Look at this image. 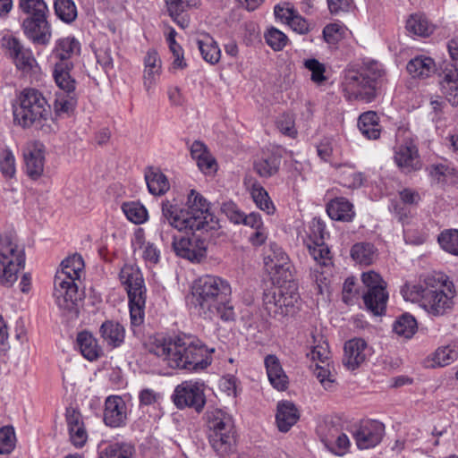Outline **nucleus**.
I'll return each mask as SVG.
<instances>
[{
  "instance_id": "obj_55",
  "label": "nucleus",
  "mask_w": 458,
  "mask_h": 458,
  "mask_svg": "<svg viewBox=\"0 0 458 458\" xmlns=\"http://www.w3.org/2000/svg\"><path fill=\"white\" fill-rule=\"evenodd\" d=\"M0 171L6 177H12L15 174V159L8 149L0 152Z\"/></svg>"
},
{
  "instance_id": "obj_25",
  "label": "nucleus",
  "mask_w": 458,
  "mask_h": 458,
  "mask_svg": "<svg viewBox=\"0 0 458 458\" xmlns=\"http://www.w3.org/2000/svg\"><path fill=\"white\" fill-rule=\"evenodd\" d=\"M99 335L103 343L110 349L122 346L125 339V328L119 322L106 320L99 327Z\"/></svg>"
},
{
  "instance_id": "obj_46",
  "label": "nucleus",
  "mask_w": 458,
  "mask_h": 458,
  "mask_svg": "<svg viewBox=\"0 0 458 458\" xmlns=\"http://www.w3.org/2000/svg\"><path fill=\"white\" fill-rule=\"evenodd\" d=\"M458 359V352L454 345H445L439 347L433 353V366L445 367Z\"/></svg>"
},
{
  "instance_id": "obj_30",
  "label": "nucleus",
  "mask_w": 458,
  "mask_h": 458,
  "mask_svg": "<svg viewBox=\"0 0 458 458\" xmlns=\"http://www.w3.org/2000/svg\"><path fill=\"white\" fill-rule=\"evenodd\" d=\"M25 168L27 174L32 179H38L44 171L45 157L42 148L38 145L27 148L24 152Z\"/></svg>"
},
{
  "instance_id": "obj_57",
  "label": "nucleus",
  "mask_w": 458,
  "mask_h": 458,
  "mask_svg": "<svg viewBox=\"0 0 458 458\" xmlns=\"http://www.w3.org/2000/svg\"><path fill=\"white\" fill-rule=\"evenodd\" d=\"M68 432L70 441L76 448H81L85 445L88 440V432L85 424L72 428L68 429Z\"/></svg>"
},
{
  "instance_id": "obj_5",
  "label": "nucleus",
  "mask_w": 458,
  "mask_h": 458,
  "mask_svg": "<svg viewBox=\"0 0 458 458\" xmlns=\"http://www.w3.org/2000/svg\"><path fill=\"white\" fill-rule=\"evenodd\" d=\"M385 71L377 62H369L360 71L345 72L343 88L348 100L372 102L384 82Z\"/></svg>"
},
{
  "instance_id": "obj_20",
  "label": "nucleus",
  "mask_w": 458,
  "mask_h": 458,
  "mask_svg": "<svg viewBox=\"0 0 458 458\" xmlns=\"http://www.w3.org/2000/svg\"><path fill=\"white\" fill-rule=\"evenodd\" d=\"M370 354L367 343L361 338H353L344 344L343 362L348 369L359 368Z\"/></svg>"
},
{
  "instance_id": "obj_36",
  "label": "nucleus",
  "mask_w": 458,
  "mask_h": 458,
  "mask_svg": "<svg viewBox=\"0 0 458 458\" xmlns=\"http://www.w3.org/2000/svg\"><path fill=\"white\" fill-rule=\"evenodd\" d=\"M127 413L126 403H105L104 421L109 427L117 428L124 425Z\"/></svg>"
},
{
  "instance_id": "obj_59",
  "label": "nucleus",
  "mask_w": 458,
  "mask_h": 458,
  "mask_svg": "<svg viewBox=\"0 0 458 458\" xmlns=\"http://www.w3.org/2000/svg\"><path fill=\"white\" fill-rule=\"evenodd\" d=\"M277 128L284 134L290 138H295L297 130L295 128L294 119L290 114H284L277 121Z\"/></svg>"
},
{
  "instance_id": "obj_1",
  "label": "nucleus",
  "mask_w": 458,
  "mask_h": 458,
  "mask_svg": "<svg viewBox=\"0 0 458 458\" xmlns=\"http://www.w3.org/2000/svg\"><path fill=\"white\" fill-rule=\"evenodd\" d=\"M161 240H166L165 225L180 232L191 231V235L173 236V250L177 256L192 262H199L204 259L208 244L202 234L219 227L207 199L191 190L188 194L186 208H181L174 201L165 199L161 203Z\"/></svg>"
},
{
  "instance_id": "obj_33",
  "label": "nucleus",
  "mask_w": 458,
  "mask_h": 458,
  "mask_svg": "<svg viewBox=\"0 0 458 458\" xmlns=\"http://www.w3.org/2000/svg\"><path fill=\"white\" fill-rule=\"evenodd\" d=\"M299 418V411L293 403H278L276 421L281 432H287Z\"/></svg>"
},
{
  "instance_id": "obj_42",
  "label": "nucleus",
  "mask_w": 458,
  "mask_h": 458,
  "mask_svg": "<svg viewBox=\"0 0 458 458\" xmlns=\"http://www.w3.org/2000/svg\"><path fill=\"white\" fill-rule=\"evenodd\" d=\"M133 447L125 443H112L100 447L98 458H131Z\"/></svg>"
},
{
  "instance_id": "obj_62",
  "label": "nucleus",
  "mask_w": 458,
  "mask_h": 458,
  "mask_svg": "<svg viewBox=\"0 0 458 458\" xmlns=\"http://www.w3.org/2000/svg\"><path fill=\"white\" fill-rule=\"evenodd\" d=\"M95 54L98 64L106 72L114 68V60L109 47H100Z\"/></svg>"
},
{
  "instance_id": "obj_24",
  "label": "nucleus",
  "mask_w": 458,
  "mask_h": 458,
  "mask_svg": "<svg viewBox=\"0 0 458 458\" xmlns=\"http://www.w3.org/2000/svg\"><path fill=\"white\" fill-rule=\"evenodd\" d=\"M264 365L271 386L278 391L285 390L289 381L279 358L275 354H267L264 359Z\"/></svg>"
},
{
  "instance_id": "obj_52",
  "label": "nucleus",
  "mask_w": 458,
  "mask_h": 458,
  "mask_svg": "<svg viewBox=\"0 0 458 458\" xmlns=\"http://www.w3.org/2000/svg\"><path fill=\"white\" fill-rule=\"evenodd\" d=\"M265 39L274 51H281L288 43L287 36L274 27L268 29L265 33Z\"/></svg>"
},
{
  "instance_id": "obj_54",
  "label": "nucleus",
  "mask_w": 458,
  "mask_h": 458,
  "mask_svg": "<svg viewBox=\"0 0 458 458\" xmlns=\"http://www.w3.org/2000/svg\"><path fill=\"white\" fill-rule=\"evenodd\" d=\"M308 355L310 356L311 360H318L322 364L329 363L330 351L327 343L323 340L322 336H320L318 344L312 346V349Z\"/></svg>"
},
{
  "instance_id": "obj_29",
  "label": "nucleus",
  "mask_w": 458,
  "mask_h": 458,
  "mask_svg": "<svg viewBox=\"0 0 458 458\" xmlns=\"http://www.w3.org/2000/svg\"><path fill=\"white\" fill-rule=\"evenodd\" d=\"M327 213L331 219L342 222H352L355 216L352 202L344 197H337L327 204Z\"/></svg>"
},
{
  "instance_id": "obj_11",
  "label": "nucleus",
  "mask_w": 458,
  "mask_h": 458,
  "mask_svg": "<svg viewBox=\"0 0 458 458\" xmlns=\"http://www.w3.org/2000/svg\"><path fill=\"white\" fill-rule=\"evenodd\" d=\"M24 266V249L12 236L0 235V284L12 286Z\"/></svg>"
},
{
  "instance_id": "obj_10",
  "label": "nucleus",
  "mask_w": 458,
  "mask_h": 458,
  "mask_svg": "<svg viewBox=\"0 0 458 458\" xmlns=\"http://www.w3.org/2000/svg\"><path fill=\"white\" fill-rule=\"evenodd\" d=\"M300 295L294 284L271 287L264 292L263 306L270 317L278 320L293 316L299 309Z\"/></svg>"
},
{
  "instance_id": "obj_34",
  "label": "nucleus",
  "mask_w": 458,
  "mask_h": 458,
  "mask_svg": "<svg viewBox=\"0 0 458 458\" xmlns=\"http://www.w3.org/2000/svg\"><path fill=\"white\" fill-rule=\"evenodd\" d=\"M145 181L149 193L155 196L164 195L170 189L167 177L156 167H148L146 170Z\"/></svg>"
},
{
  "instance_id": "obj_19",
  "label": "nucleus",
  "mask_w": 458,
  "mask_h": 458,
  "mask_svg": "<svg viewBox=\"0 0 458 458\" xmlns=\"http://www.w3.org/2000/svg\"><path fill=\"white\" fill-rule=\"evenodd\" d=\"M162 73V62L154 49H149L144 57V70L142 75L143 87L148 96L154 93L156 85L157 84Z\"/></svg>"
},
{
  "instance_id": "obj_51",
  "label": "nucleus",
  "mask_w": 458,
  "mask_h": 458,
  "mask_svg": "<svg viewBox=\"0 0 458 458\" xmlns=\"http://www.w3.org/2000/svg\"><path fill=\"white\" fill-rule=\"evenodd\" d=\"M323 364L324 366L316 364L314 374L325 389L332 390L335 386V374L330 370L329 363Z\"/></svg>"
},
{
  "instance_id": "obj_48",
  "label": "nucleus",
  "mask_w": 458,
  "mask_h": 458,
  "mask_svg": "<svg viewBox=\"0 0 458 458\" xmlns=\"http://www.w3.org/2000/svg\"><path fill=\"white\" fill-rule=\"evenodd\" d=\"M307 247L310 254L318 264L327 266L331 259L330 250L325 242H308Z\"/></svg>"
},
{
  "instance_id": "obj_31",
  "label": "nucleus",
  "mask_w": 458,
  "mask_h": 458,
  "mask_svg": "<svg viewBox=\"0 0 458 458\" xmlns=\"http://www.w3.org/2000/svg\"><path fill=\"white\" fill-rule=\"evenodd\" d=\"M406 69L412 78L423 80L435 73L436 63L429 56L418 55L408 62Z\"/></svg>"
},
{
  "instance_id": "obj_18",
  "label": "nucleus",
  "mask_w": 458,
  "mask_h": 458,
  "mask_svg": "<svg viewBox=\"0 0 458 458\" xmlns=\"http://www.w3.org/2000/svg\"><path fill=\"white\" fill-rule=\"evenodd\" d=\"M21 28L24 35L34 45L47 46L50 42L52 33L47 16L27 17Z\"/></svg>"
},
{
  "instance_id": "obj_43",
  "label": "nucleus",
  "mask_w": 458,
  "mask_h": 458,
  "mask_svg": "<svg viewBox=\"0 0 458 458\" xmlns=\"http://www.w3.org/2000/svg\"><path fill=\"white\" fill-rule=\"evenodd\" d=\"M417 321L410 314H403L393 324V331L404 338H411L417 331Z\"/></svg>"
},
{
  "instance_id": "obj_16",
  "label": "nucleus",
  "mask_w": 458,
  "mask_h": 458,
  "mask_svg": "<svg viewBox=\"0 0 458 458\" xmlns=\"http://www.w3.org/2000/svg\"><path fill=\"white\" fill-rule=\"evenodd\" d=\"M81 55V43L74 37L68 36L62 38L55 42L53 50V57L57 60L55 64L53 76L55 77L58 67L67 66L68 69L64 70L66 73L73 68L72 59Z\"/></svg>"
},
{
  "instance_id": "obj_26",
  "label": "nucleus",
  "mask_w": 458,
  "mask_h": 458,
  "mask_svg": "<svg viewBox=\"0 0 458 458\" xmlns=\"http://www.w3.org/2000/svg\"><path fill=\"white\" fill-rule=\"evenodd\" d=\"M280 165L281 156L272 151H263L253 162L254 171L262 178L276 174Z\"/></svg>"
},
{
  "instance_id": "obj_22",
  "label": "nucleus",
  "mask_w": 458,
  "mask_h": 458,
  "mask_svg": "<svg viewBox=\"0 0 458 458\" xmlns=\"http://www.w3.org/2000/svg\"><path fill=\"white\" fill-rule=\"evenodd\" d=\"M243 184L258 208L266 212L267 215L275 213L276 208L273 201L267 191L258 180L251 176H246L243 180Z\"/></svg>"
},
{
  "instance_id": "obj_60",
  "label": "nucleus",
  "mask_w": 458,
  "mask_h": 458,
  "mask_svg": "<svg viewBox=\"0 0 458 458\" xmlns=\"http://www.w3.org/2000/svg\"><path fill=\"white\" fill-rule=\"evenodd\" d=\"M344 34V26L340 23H331L323 30V36L327 42L334 43Z\"/></svg>"
},
{
  "instance_id": "obj_44",
  "label": "nucleus",
  "mask_w": 458,
  "mask_h": 458,
  "mask_svg": "<svg viewBox=\"0 0 458 458\" xmlns=\"http://www.w3.org/2000/svg\"><path fill=\"white\" fill-rule=\"evenodd\" d=\"M437 242L443 250L445 252L458 256V229H445L442 231Z\"/></svg>"
},
{
  "instance_id": "obj_27",
  "label": "nucleus",
  "mask_w": 458,
  "mask_h": 458,
  "mask_svg": "<svg viewBox=\"0 0 458 458\" xmlns=\"http://www.w3.org/2000/svg\"><path fill=\"white\" fill-rule=\"evenodd\" d=\"M205 385L199 381H183L178 385L172 396L173 401H206Z\"/></svg>"
},
{
  "instance_id": "obj_4",
  "label": "nucleus",
  "mask_w": 458,
  "mask_h": 458,
  "mask_svg": "<svg viewBox=\"0 0 458 458\" xmlns=\"http://www.w3.org/2000/svg\"><path fill=\"white\" fill-rule=\"evenodd\" d=\"M193 305L204 319L219 318L225 322L235 318L232 302V286L220 276L206 275L194 282L192 286Z\"/></svg>"
},
{
  "instance_id": "obj_38",
  "label": "nucleus",
  "mask_w": 458,
  "mask_h": 458,
  "mask_svg": "<svg viewBox=\"0 0 458 458\" xmlns=\"http://www.w3.org/2000/svg\"><path fill=\"white\" fill-rule=\"evenodd\" d=\"M322 441L333 454L340 456L346 454L350 447L349 437L338 432L336 428L329 429L328 434L322 437Z\"/></svg>"
},
{
  "instance_id": "obj_61",
  "label": "nucleus",
  "mask_w": 458,
  "mask_h": 458,
  "mask_svg": "<svg viewBox=\"0 0 458 458\" xmlns=\"http://www.w3.org/2000/svg\"><path fill=\"white\" fill-rule=\"evenodd\" d=\"M219 388L228 398L238 396L237 380L233 376L224 377L219 382Z\"/></svg>"
},
{
  "instance_id": "obj_64",
  "label": "nucleus",
  "mask_w": 458,
  "mask_h": 458,
  "mask_svg": "<svg viewBox=\"0 0 458 458\" xmlns=\"http://www.w3.org/2000/svg\"><path fill=\"white\" fill-rule=\"evenodd\" d=\"M65 420L68 429L84 424L81 411L77 407H73L72 405L66 408Z\"/></svg>"
},
{
  "instance_id": "obj_39",
  "label": "nucleus",
  "mask_w": 458,
  "mask_h": 458,
  "mask_svg": "<svg viewBox=\"0 0 458 458\" xmlns=\"http://www.w3.org/2000/svg\"><path fill=\"white\" fill-rule=\"evenodd\" d=\"M337 174L340 183L351 189L360 188L365 180L362 173L355 171L353 166L348 165H339Z\"/></svg>"
},
{
  "instance_id": "obj_37",
  "label": "nucleus",
  "mask_w": 458,
  "mask_h": 458,
  "mask_svg": "<svg viewBox=\"0 0 458 458\" xmlns=\"http://www.w3.org/2000/svg\"><path fill=\"white\" fill-rule=\"evenodd\" d=\"M358 127L360 132L369 140H377L380 136L379 118L374 111L361 114L358 120Z\"/></svg>"
},
{
  "instance_id": "obj_15",
  "label": "nucleus",
  "mask_w": 458,
  "mask_h": 458,
  "mask_svg": "<svg viewBox=\"0 0 458 458\" xmlns=\"http://www.w3.org/2000/svg\"><path fill=\"white\" fill-rule=\"evenodd\" d=\"M267 270L278 281L290 283L293 278V267L290 263L288 255L276 242L269 244L264 257Z\"/></svg>"
},
{
  "instance_id": "obj_35",
  "label": "nucleus",
  "mask_w": 458,
  "mask_h": 458,
  "mask_svg": "<svg viewBox=\"0 0 458 458\" xmlns=\"http://www.w3.org/2000/svg\"><path fill=\"white\" fill-rule=\"evenodd\" d=\"M76 343L82 356L89 361L96 360L102 354V349L97 339L88 331L79 333Z\"/></svg>"
},
{
  "instance_id": "obj_41",
  "label": "nucleus",
  "mask_w": 458,
  "mask_h": 458,
  "mask_svg": "<svg viewBox=\"0 0 458 458\" xmlns=\"http://www.w3.org/2000/svg\"><path fill=\"white\" fill-rule=\"evenodd\" d=\"M406 30L419 37H428L433 32V26L421 14H413L406 21Z\"/></svg>"
},
{
  "instance_id": "obj_21",
  "label": "nucleus",
  "mask_w": 458,
  "mask_h": 458,
  "mask_svg": "<svg viewBox=\"0 0 458 458\" xmlns=\"http://www.w3.org/2000/svg\"><path fill=\"white\" fill-rule=\"evenodd\" d=\"M394 161L405 173L419 170L421 166L418 148L412 140H405L396 148Z\"/></svg>"
},
{
  "instance_id": "obj_23",
  "label": "nucleus",
  "mask_w": 458,
  "mask_h": 458,
  "mask_svg": "<svg viewBox=\"0 0 458 458\" xmlns=\"http://www.w3.org/2000/svg\"><path fill=\"white\" fill-rule=\"evenodd\" d=\"M441 92L453 106L458 105V69L454 64H447L440 75Z\"/></svg>"
},
{
  "instance_id": "obj_2",
  "label": "nucleus",
  "mask_w": 458,
  "mask_h": 458,
  "mask_svg": "<svg viewBox=\"0 0 458 458\" xmlns=\"http://www.w3.org/2000/svg\"><path fill=\"white\" fill-rule=\"evenodd\" d=\"M149 352L161 358L172 369L199 371L212 362L214 348H208L192 335L157 338L149 344Z\"/></svg>"
},
{
  "instance_id": "obj_8",
  "label": "nucleus",
  "mask_w": 458,
  "mask_h": 458,
  "mask_svg": "<svg viewBox=\"0 0 458 458\" xmlns=\"http://www.w3.org/2000/svg\"><path fill=\"white\" fill-rule=\"evenodd\" d=\"M119 279L128 294L131 324L140 326L144 321L146 305L143 276L137 266L125 264L120 271Z\"/></svg>"
},
{
  "instance_id": "obj_32",
  "label": "nucleus",
  "mask_w": 458,
  "mask_h": 458,
  "mask_svg": "<svg viewBox=\"0 0 458 458\" xmlns=\"http://www.w3.org/2000/svg\"><path fill=\"white\" fill-rule=\"evenodd\" d=\"M196 43L202 58L210 64H216L221 58V50L216 41L206 32H199Z\"/></svg>"
},
{
  "instance_id": "obj_50",
  "label": "nucleus",
  "mask_w": 458,
  "mask_h": 458,
  "mask_svg": "<svg viewBox=\"0 0 458 458\" xmlns=\"http://www.w3.org/2000/svg\"><path fill=\"white\" fill-rule=\"evenodd\" d=\"M15 432L12 426L0 428V454H9L15 447Z\"/></svg>"
},
{
  "instance_id": "obj_45",
  "label": "nucleus",
  "mask_w": 458,
  "mask_h": 458,
  "mask_svg": "<svg viewBox=\"0 0 458 458\" xmlns=\"http://www.w3.org/2000/svg\"><path fill=\"white\" fill-rule=\"evenodd\" d=\"M122 209L128 220L136 225L143 224L148 220L147 208L139 202L123 203Z\"/></svg>"
},
{
  "instance_id": "obj_7",
  "label": "nucleus",
  "mask_w": 458,
  "mask_h": 458,
  "mask_svg": "<svg viewBox=\"0 0 458 458\" xmlns=\"http://www.w3.org/2000/svg\"><path fill=\"white\" fill-rule=\"evenodd\" d=\"M51 115V106L41 91L26 88L13 105L14 122L23 128L42 125Z\"/></svg>"
},
{
  "instance_id": "obj_40",
  "label": "nucleus",
  "mask_w": 458,
  "mask_h": 458,
  "mask_svg": "<svg viewBox=\"0 0 458 458\" xmlns=\"http://www.w3.org/2000/svg\"><path fill=\"white\" fill-rule=\"evenodd\" d=\"M351 256L357 263L368 266L376 258V249L371 243L359 242L352 247Z\"/></svg>"
},
{
  "instance_id": "obj_47",
  "label": "nucleus",
  "mask_w": 458,
  "mask_h": 458,
  "mask_svg": "<svg viewBox=\"0 0 458 458\" xmlns=\"http://www.w3.org/2000/svg\"><path fill=\"white\" fill-rule=\"evenodd\" d=\"M54 8L57 17L66 23H71L77 17L76 5L72 0H55Z\"/></svg>"
},
{
  "instance_id": "obj_49",
  "label": "nucleus",
  "mask_w": 458,
  "mask_h": 458,
  "mask_svg": "<svg viewBox=\"0 0 458 458\" xmlns=\"http://www.w3.org/2000/svg\"><path fill=\"white\" fill-rule=\"evenodd\" d=\"M19 5L23 13L30 14L29 17H43L48 13L44 0H20Z\"/></svg>"
},
{
  "instance_id": "obj_12",
  "label": "nucleus",
  "mask_w": 458,
  "mask_h": 458,
  "mask_svg": "<svg viewBox=\"0 0 458 458\" xmlns=\"http://www.w3.org/2000/svg\"><path fill=\"white\" fill-rule=\"evenodd\" d=\"M1 45L23 76L31 77L39 72L40 68L32 50L25 47L18 38L6 33L1 38Z\"/></svg>"
},
{
  "instance_id": "obj_3",
  "label": "nucleus",
  "mask_w": 458,
  "mask_h": 458,
  "mask_svg": "<svg viewBox=\"0 0 458 458\" xmlns=\"http://www.w3.org/2000/svg\"><path fill=\"white\" fill-rule=\"evenodd\" d=\"M401 293L406 301L419 302L430 316L450 313L454 306L456 290L453 281L444 273H428L416 284H405Z\"/></svg>"
},
{
  "instance_id": "obj_53",
  "label": "nucleus",
  "mask_w": 458,
  "mask_h": 458,
  "mask_svg": "<svg viewBox=\"0 0 458 458\" xmlns=\"http://www.w3.org/2000/svg\"><path fill=\"white\" fill-rule=\"evenodd\" d=\"M328 236L329 233L326 230L324 221L321 218L314 217L310 224L309 242H325Z\"/></svg>"
},
{
  "instance_id": "obj_6",
  "label": "nucleus",
  "mask_w": 458,
  "mask_h": 458,
  "mask_svg": "<svg viewBox=\"0 0 458 458\" xmlns=\"http://www.w3.org/2000/svg\"><path fill=\"white\" fill-rule=\"evenodd\" d=\"M83 267L84 262L79 254L62 261L61 268L57 270L54 280V297L61 310L78 313L79 293L75 281L80 279Z\"/></svg>"
},
{
  "instance_id": "obj_17",
  "label": "nucleus",
  "mask_w": 458,
  "mask_h": 458,
  "mask_svg": "<svg viewBox=\"0 0 458 458\" xmlns=\"http://www.w3.org/2000/svg\"><path fill=\"white\" fill-rule=\"evenodd\" d=\"M385 434V426L378 420L360 421L352 435L359 449H369L377 446Z\"/></svg>"
},
{
  "instance_id": "obj_56",
  "label": "nucleus",
  "mask_w": 458,
  "mask_h": 458,
  "mask_svg": "<svg viewBox=\"0 0 458 458\" xmlns=\"http://www.w3.org/2000/svg\"><path fill=\"white\" fill-rule=\"evenodd\" d=\"M304 66L311 72V80L316 83H322L326 81L324 75L326 72L325 65L315 58L307 59L304 61Z\"/></svg>"
},
{
  "instance_id": "obj_63",
  "label": "nucleus",
  "mask_w": 458,
  "mask_h": 458,
  "mask_svg": "<svg viewBox=\"0 0 458 458\" xmlns=\"http://www.w3.org/2000/svg\"><path fill=\"white\" fill-rule=\"evenodd\" d=\"M143 259L149 263L157 264L160 259V250L152 242H142L140 245Z\"/></svg>"
},
{
  "instance_id": "obj_13",
  "label": "nucleus",
  "mask_w": 458,
  "mask_h": 458,
  "mask_svg": "<svg viewBox=\"0 0 458 458\" xmlns=\"http://www.w3.org/2000/svg\"><path fill=\"white\" fill-rule=\"evenodd\" d=\"M361 282L365 287L362 300L366 309L374 315H382L388 300L386 283L378 273L373 270L363 272Z\"/></svg>"
},
{
  "instance_id": "obj_9",
  "label": "nucleus",
  "mask_w": 458,
  "mask_h": 458,
  "mask_svg": "<svg viewBox=\"0 0 458 458\" xmlns=\"http://www.w3.org/2000/svg\"><path fill=\"white\" fill-rule=\"evenodd\" d=\"M208 440L218 455L225 457L233 451L234 425L232 416L222 409L208 411Z\"/></svg>"
},
{
  "instance_id": "obj_58",
  "label": "nucleus",
  "mask_w": 458,
  "mask_h": 458,
  "mask_svg": "<svg viewBox=\"0 0 458 458\" xmlns=\"http://www.w3.org/2000/svg\"><path fill=\"white\" fill-rule=\"evenodd\" d=\"M221 210L225 214L228 219L234 224H242L245 214L239 209L237 205L232 201L223 203Z\"/></svg>"
},
{
  "instance_id": "obj_14",
  "label": "nucleus",
  "mask_w": 458,
  "mask_h": 458,
  "mask_svg": "<svg viewBox=\"0 0 458 458\" xmlns=\"http://www.w3.org/2000/svg\"><path fill=\"white\" fill-rule=\"evenodd\" d=\"M64 69L68 68L67 66L58 67L55 77H54L59 88V90L55 93L54 108L59 115L72 113L77 105L76 81Z\"/></svg>"
},
{
  "instance_id": "obj_28",
  "label": "nucleus",
  "mask_w": 458,
  "mask_h": 458,
  "mask_svg": "<svg viewBox=\"0 0 458 458\" xmlns=\"http://www.w3.org/2000/svg\"><path fill=\"white\" fill-rule=\"evenodd\" d=\"M199 0H165L169 15L182 29L190 25V17L185 13L199 4Z\"/></svg>"
}]
</instances>
